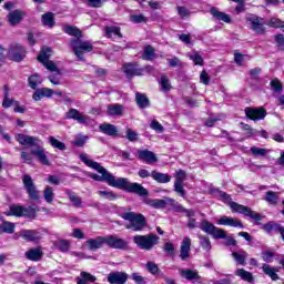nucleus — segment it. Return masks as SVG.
<instances>
[{
  "label": "nucleus",
  "mask_w": 284,
  "mask_h": 284,
  "mask_svg": "<svg viewBox=\"0 0 284 284\" xmlns=\"http://www.w3.org/2000/svg\"><path fill=\"white\" fill-rule=\"evenodd\" d=\"M80 160L82 163L87 164L91 170H95L97 173H91L89 176L93 181L104 182L110 185V187H116L118 190H123L124 192H129V194H136L138 196L148 197L150 196V192L143 185L136 182H130L126 178H115L110 173V171L105 170L99 162H94L88 158V154H80Z\"/></svg>",
  "instance_id": "1"
},
{
  "label": "nucleus",
  "mask_w": 284,
  "mask_h": 284,
  "mask_svg": "<svg viewBox=\"0 0 284 284\" xmlns=\"http://www.w3.org/2000/svg\"><path fill=\"white\" fill-rule=\"evenodd\" d=\"M16 140L20 145H28L31 149V154L38 159L42 165H50V160L48 159V155L45 154V150H43V142L41 139L37 136L26 135L23 133H19L16 135Z\"/></svg>",
  "instance_id": "2"
},
{
  "label": "nucleus",
  "mask_w": 284,
  "mask_h": 284,
  "mask_svg": "<svg viewBox=\"0 0 284 284\" xmlns=\"http://www.w3.org/2000/svg\"><path fill=\"white\" fill-rule=\"evenodd\" d=\"M121 219L129 221V224L125 226L126 230H133V232H143L148 225L145 216L141 213L125 212L121 213Z\"/></svg>",
  "instance_id": "3"
},
{
  "label": "nucleus",
  "mask_w": 284,
  "mask_h": 284,
  "mask_svg": "<svg viewBox=\"0 0 284 284\" xmlns=\"http://www.w3.org/2000/svg\"><path fill=\"white\" fill-rule=\"evenodd\" d=\"M159 236L156 234H146V235H135L133 236V243L139 247V250H144L150 252L154 250L155 245H159Z\"/></svg>",
  "instance_id": "4"
},
{
  "label": "nucleus",
  "mask_w": 284,
  "mask_h": 284,
  "mask_svg": "<svg viewBox=\"0 0 284 284\" xmlns=\"http://www.w3.org/2000/svg\"><path fill=\"white\" fill-rule=\"evenodd\" d=\"M71 48L75 57L79 59V61H85L83 52H92V50H94V47L91 42L83 41L81 40V38L71 39Z\"/></svg>",
  "instance_id": "5"
},
{
  "label": "nucleus",
  "mask_w": 284,
  "mask_h": 284,
  "mask_svg": "<svg viewBox=\"0 0 284 284\" xmlns=\"http://www.w3.org/2000/svg\"><path fill=\"white\" fill-rule=\"evenodd\" d=\"M230 207L232 212H237V214H244V216H248V219H253V221H263V216L261 214H258L256 211H252V209L243 204L230 202Z\"/></svg>",
  "instance_id": "6"
},
{
  "label": "nucleus",
  "mask_w": 284,
  "mask_h": 284,
  "mask_svg": "<svg viewBox=\"0 0 284 284\" xmlns=\"http://www.w3.org/2000/svg\"><path fill=\"white\" fill-rule=\"evenodd\" d=\"M152 67H145L142 69L139 67L136 62H130L123 65V72L126 74L128 79H132V77H143V72H150Z\"/></svg>",
  "instance_id": "7"
},
{
  "label": "nucleus",
  "mask_w": 284,
  "mask_h": 284,
  "mask_svg": "<svg viewBox=\"0 0 284 284\" xmlns=\"http://www.w3.org/2000/svg\"><path fill=\"white\" fill-rule=\"evenodd\" d=\"M200 230H202V232H205V234H210V236L215 240L225 239V230L216 227L209 221H202Z\"/></svg>",
  "instance_id": "8"
},
{
  "label": "nucleus",
  "mask_w": 284,
  "mask_h": 284,
  "mask_svg": "<svg viewBox=\"0 0 284 284\" xmlns=\"http://www.w3.org/2000/svg\"><path fill=\"white\" fill-rule=\"evenodd\" d=\"M22 183L27 194L29 195V199H31L32 201H39V199H41V196L39 195V190H37V185L34 184L32 176H30L29 174L23 175Z\"/></svg>",
  "instance_id": "9"
},
{
  "label": "nucleus",
  "mask_w": 284,
  "mask_h": 284,
  "mask_svg": "<svg viewBox=\"0 0 284 284\" xmlns=\"http://www.w3.org/2000/svg\"><path fill=\"white\" fill-rule=\"evenodd\" d=\"M246 21L250 23L251 30H253L255 34H265L266 22L263 18L254 14H247Z\"/></svg>",
  "instance_id": "10"
},
{
  "label": "nucleus",
  "mask_w": 284,
  "mask_h": 284,
  "mask_svg": "<svg viewBox=\"0 0 284 284\" xmlns=\"http://www.w3.org/2000/svg\"><path fill=\"white\" fill-rule=\"evenodd\" d=\"M65 119H72L81 125H92V123H94V120L90 118V115H85L77 109H69L65 113Z\"/></svg>",
  "instance_id": "11"
},
{
  "label": "nucleus",
  "mask_w": 284,
  "mask_h": 284,
  "mask_svg": "<svg viewBox=\"0 0 284 284\" xmlns=\"http://www.w3.org/2000/svg\"><path fill=\"white\" fill-rule=\"evenodd\" d=\"M106 245L111 250H129L130 243L116 235H106Z\"/></svg>",
  "instance_id": "12"
},
{
  "label": "nucleus",
  "mask_w": 284,
  "mask_h": 284,
  "mask_svg": "<svg viewBox=\"0 0 284 284\" xmlns=\"http://www.w3.org/2000/svg\"><path fill=\"white\" fill-rule=\"evenodd\" d=\"M146 205L150 207H154L155 210H163L170 205L174 210V205L176 204V200L171 197H164L163 200L160 199H149L145 201Z\"/></svg>",
  "instance_id": "13"
},
{
  "label": "nucleus",
  "mask_w": 284,
  "mask_h": 284,
  "mask_svg": "<svg viewBox=\"0 0 284 284\" xmlns=\"http://www.w3.org/2000/svg\"><path fill=\"white\" fill-rule=\"evenodd\" d=\"M244 112L246 118L251 121H262V119L267 116V111L263 108H246Z\"/></svg>",
  "instance_id": "14"
},
{
  "label": "nucleus",
  "mask_w": 284,
  "mask_h": 284,
  "mask_svg": "<svg viewBox=\"0 0 284 284\" xmlns=\"http://www.w3.org/2000/svg\"><path fill=\"white\" fill-rule=\"evenodd\" d=\"M9 59L11 61H23L26 59V49L21 44H16L9 50Z\"/></svg>",
  "instance_id": "15"
},
{
  "label": "nucleus",
  "mask_w": 284,
  "mask_h": 284,
  "mask_svg": "<svg viewBox=\"0 0 284 284\" xmlns=\"http://www.w3.org/2000/svg\"><path fill=\"white\" fill-rule=\"evenodd\" d=\"M20 237L28 243H39L41 241V233L37 230H22Z\"/></svg>",
  "instance_id": "16"
},
{
  "label": "nucleus",
  "mask_w": 284,
  "mask_h": 284,
  "mask_svg": "<svg viewBox=\"0 0 284 284\" xmlns=\"http://www.w3.org/2000/svg\"><path fill=\"white\" fill-rule=\"evenodd\" d=\"M85 245H88L91 252H97V250H101L103 245H108V236H98L95 239H89L85 242Z\"/></svg>",
  "instance_id": "17"
},
{
  "label": "nucleus",
  "mask_w": 284,
  "mask_h": 284,
  "mask_svg": "<svg viewBox=\"0 0 284 284\" xmlns=\"http://www.w3.org/2000/svg\"><path fill=\"white\" fill-rule=\"evenodd\" d=\"M106 280L110 284H125L128 283V273L119 271L111 272L109 273Z\"/></svg>",
  "instance_id": "18"
},
{
  "label": "nucleus",
  "mask_w": 284,
  "mask_h": 284,
  "mask_svg": "<svg viewBox=\"0 0 284 284\" xmlns=\"http://www.w3.org/2000/svg\"><path fill=\"white\" fill-rule=\"evenodd\" d=\"M191 247H192V240L190 237H184L180 246L181 261H187V258H190Z\"/></svg>",
  "instance_id": "19"
},
{
  "label": "nucleus",
  "mask_w": 284,
  "mask_h": 284,
  "mask_svg": "<svg viewBox=\"0 0 284 284\" xmlns=\"http://www.w3.org/2000/svg\"><path fill=\"white\" fill-rule=\"evenodd\" d=\"M138 159L140 161H144V163H156L159 159L156 158V154L150 150H138Z\"/></svg>",
  "instance_id": "20"
},
{
  "label": "nucleus",
  "mask_w": 284,
  "mask_h": 284,
  "mask_svg": "<svg viewBox=\"0 0 284 284\" xmlns=\"http://www.w3.org/2000/svg\"><path fill=\"white\" fill-rule=\"evenodd\" d=\"M23 17H26V11L14 10L8 14V21L10 26H19L23 21Z\"/></svg>",
  "instance_id": "21"
},
{
  "label": "nucleus",
  "mask_w": 284,
  "mask_h": 284,
  "mask_svg": "<svg viewBox=\"0 0 284 284\" xmlns=\"http://www.w3.org/2000/svg\"><path fill=\"white\" fill-rule=\"evenodd\" d=\"M217 225H229L230 227H240L241 230H243V222L225 215L220 217V220L217 221Z\"/></svg>",
  "instance_id": "22"
},
{
  "label": "nucleus",
  "mask_w": 284,
  "mask_h": 284,
  "mask_svg": "<svg viewBox=\"0 0 284 284\" xmlns=\"http://www.w3.org/2000/svg\"><path fill=\"white\" fill-rule=\"evenodd\" d=\"M179 274L185 281H201L199 272L190 268H179Z\"/></svg>",
  "instance_id": "23"
},
{
  "label": "nucleus",
  "mask_w": 284,
  "mask_h": 284,
  "mask_svg": "<svg viewBox=\"0 0 284 284\" xmlns=\"http://www.w3.org/2000/svg\"><path fill=\"white\" fill-rule=\"evenodd\" d=\"M52 94H54V91L50 88H41V89H37L36 92L32 95L33 101H41V99H43V97H45L47 99H50L52 97Z\"/></svg>",
  "instance_id": "24"
},
{
  "label": "nucleus",
  "mask_w": 284,
  "mask_h": 284,
  "mask_svg": "<svg viewBox=\"0 0 284 284\" xmlns=\"http://www.w3.org/2000/svg\"><path fill=\"white\" fill-rule=\"evenodd\" d=\"M65 194L69 201L72 203L73 207H77V209L83 207V200L81 199V196H79L77 193H74L70 189L65 190Z\"/></svg>",
  "instance_id": "25"
},
{
  "label": "nucleus",
  "mask_w": 284,
  "mask_h": 284,
  "mask_svg": "<svg viewBox=\"0 0 284 284\" xmlns=\"http://www.w3.org/2000/svg\"><path fill=\"white\" fill-rule=\"evenodd\" d=\"M100 132L102 134H106V136H116L119 134V129L114 124L102 123L99 126Z\"/></svg>",
  "instance_id": "26"
},
{
  "label": "nucleus",
  "mask_w": 284,
  "mask_h": 284,
  "mask_svg": "<svg viewBox=\"0 0 284 284\" xmlns=\"http://www.w3.org/2000/svg\"><path fill=\"white\" fill-rule=\"evenodd\" d=\"M95 281H97V276L85 271H82L80 275L75 277L77 284H90V283H95Z\"/></svg>",
  "instance_id": "27"
},
{
  "label": "nucleus",
  "mask_w": 284,
  "mask_h": 284,
  "mask_svg": "<svg viewBox=\"0 0 284 284\" xmlns=\"http://www.w3.org/2000/svg\"><path fill=\"white\" fill-rule=\"evenodd\" d=\"M211 14L216 21H223L224 23H232V18L225 12L219 11L216 8H211Z\"/></svg>",
  "instance_id": "28"
},
{
  "label": "nucleus",
  "mask_w": 284,
  "mask_h": 284,
  "mask_svg": "<svg viewBox=\"0 0 284 284\" xmlns=\"http://www.w3.org/2000/svg\"><path fill=\"white\" fill-rule=\"evenodd\" d=\"M231 255L237 265H247V263L245 262V261H247V257L250 256V254H247V252L240 250L237 252H232Z\"/></svg>",
  "instance_id": "29"
},
{
  "label": "nucleus",
  "mask_w": 284,
  "mask_h": 284,
  "mask_svg": "<svg viewBox=\"0 0 284 284\" xmlns=\"http://www.w3.org/2000/svg\"><path fill=\"white\" fill-rule=\"evenodd\" d=\"M234 274L242 281H245V283H254V275L250 271L237 268Z\"/></svg>",
  "instance_id": "30"
},
{
  "label": "nucleus",
  "mask_w": 284,
  "mask_h": 284,
  "mask_svg": "<svg viewBox=\"0 0 284 284\" xmlns=\"http://www.w3.org/2000/svg\"><path fill=\"white\" fill-rule=\"evenodd\" d=\"M24 256L28 261H39L43 256V251L39 247L30 248L24 253Z\"/></svg>",
  "instance_id": "31"
},
{
  "label": "nucleus",
  "mask_w": 284,
  "mask_h": 284,
  "mask_svg": "<svg viewBox=\"0 0 284 284\" xmlns=\"http://www.w3.org/2000/svg\"><path fill=\"white\" fill-rule=\"evenodd\" d=\"M53 245H54L55 250H59V252L68 253V252H70V247H71L72 243L70 242V240L60 239V240H57L53 243Z\"/></svg>",
  "instance_id": "32"
},
{
  "label": "nucleus",
  "mask_w": 284,
  "mask_h": 284,
  "mask_svg": "<svg viewBox=\"0 0 284 284\" xmlns=\"http://www.w3.org/2000/svg\"><path fill=\"white\" fill-rule=\"evenodd\" d=\"M151 176L153 181H156V183H170V181H172V176H170V174L158 171H152Z\"/></svg>",
  "instance_id": "33"
},
{
  "label": "nucleus",
  "mask_w": 284,
  "mask_h": 284,
  "mask_svg": "<svg viewBox=\"0 0 284 284\" xmlns=\"http://www.w3.org/2000/svg\"><path fill=\"white\" fill-rule=\"evenodd\" d=\"M283 225L276 223V222H267L262 226V230L266 232V234H274V232L280 233L282 230Z\"/></svg>",
  "instance_id": "34"
},
{
  "label": "nucleus",
  "mask_w": 284,
  "mask_h": 284,
  "mask_svg": "<svg viewBox=\"0 0 284 284\" xmlns=\"http://www.w3.org/2000/svg\"><path fill=\"white\" fill-rule=\"evenodd\" d=\"M135 101L141 109L150 108V99H148L146 94L136 92L135 93Z\"/></svg>",
  "instance_id": "35"
},
{
  "label": "nucleus",
  "mask_w": 284,
  "mask_h": 284,
  "mask_svg": "<svg viewBox=\"0 0 284 284\" xmlns=\"http://www.w3.org/2000/svg\"><path fill=\"white\" fill-rule=\"evenodd\" d=\"M106 114L109 116H121V114H123V105L110 104L106 109Z\"/></svg>",
  "instance_id": "36"
},
{
  "label": "nucleus",
  "mask_w": 284,
  "mask_h": 284,
  "mask_svg": "<svg viewBox=\"0 0 284 284\" xmlns=\"http://www.w3.org/2000/svg\"><path fill=\"white\" fill-rule=\"evenodd\" d=\"M28 83H29V88H31V90H37V88H39V85H41L43 83V79L39 74L36 73V74L29 77Z\"/></svg>",
  "instance_id": "37"
},
{
  "label": "nucleus",
  "mask_w": 284,
  "mask_h": 284,
  "mask_svg": "<svg viewBox=\"0 0 284 284\" xmlns=\"http://www.w3.org/2000/svg\"><path fill=\"white\" fill-rule=\"evenodd\" d=\"M105 37L109 39H112V37H119V39H123L121 28L119 27H105Z\"/></svg>",
  "instance_id": "38"
},
{
  "label": "nucleus",
  "mask_w": 284,
  "mask_h": 284,
  "mask_svg": "<svg viewBox=\"0 0 284 284\" xmlns=\"http://www.w3.org/2000/svg\"><path fill=\"white\" fill-rule=\"evenodd\" d=\"M43 196L44 201L49 203V205H52L54 202V189L50 185H47L43 190Z\"/></svg>",
  "instance_id": "39"
},
{
  "label": "nucleus",
  "mask_w": 284,
  "mask_h": 284,
  "mask_svg": "<svg viewBox=\"0 0 284 284\" xmlns=\"http://www.w3.org/2000/svg\"><path fill=\"white\" fill-rule=\"evenodd\" d=\"M54 13L47 12L42 14V26H45L47 28H54Z\"/></svg>",
  "instance_id": "40"
},
{
  "label": "nucleus",
  "mask_w": 284,
  "mask_h": 284,
  "mask_svg": "<svg viewBox=\"0 0 284 284\" xmlns=\"http://www.w3.org/2000/svg\"><path fill=\"white\" fill-rule=\"evenodd\" d=\"M48 141L50 143V145L52 148H54L55 150H60L61 152L68 150V148L65 146V143L59 141L57 138L54 136H49Z\"/></svg>",
  "instance_id": "41"
},
{
  "label": "nucleus",
  "mask_w": 284,
  "mask_h": 284,
  "mask_svg": "<svg viewBox=\"0 0 284 284\" xmlns=\"http://www.w3.org/2000/svg\"><path fill=\"white\" fill-rule=\"evenodd\" d=\"M142 59L144 61H152L153 59H156V52L152 45H146L144 48V53L142 55Z\"/></svg>",
  "instance_id": "42"
},
{
  "label": "nucleus",
  "mask_w": 284,
  "mask_h": 284,
  "mask_svg": "<svg viewBox=\"0 0 284 284\" xmlns=\"http://www.w3.org/2000/svg\"><path fill=\"white\" fill-rule=\"evenodd\" d=\"M199 241L201 247L205 252H210L212 250V242L210 241V237L207 235H199Z\"/></svg>",
  "instance_id": "43"
},
{
  "label": "nucleus",
  "mask_w": 284,
  "mask_h": 284,
  "mask_svg": "<svg viewBox=\"0 0 284 284\" xmlns=\"http://www.w3.org/2000/svg\"><path fill=\"white\" fill-rule=\"evenodd\" d=\"M266 203H270V205H277L278 204V193L274 191H267L265 199Z\"/></svg>",
  "instance_id": "44"
},
{
  "label": "nucleus",
  "mask_w": 284,
  "mask_h": 284,
  "mask_svg": "<svg viewBox=\"0 0 284 284\" xmlns=\"http://www.w3.org/2000/svg\"><path fill=\"white\" fill-rule=\"evenodd\" d=\"M173 210L176 212L184 213L189 219H192V216H195V214H196L194 212V210H187V209L183 207V205H181L179 202H175Z\"/></svg>",
  "instance_id": "45"
},
{
  "label": "nucleus",
  "mask_w": 284,
  "mask_h": 284,
  "mask_svg": "<svg viewBox=\"0 0 284 284\" xmlns=\"http://www.w3.org/2000/svg\"><path fill=\"white\" fill-rule=\"evenodd\" d=\"M51 53H52V49L43 48L40 54L38 55V61H40V63H45L47 61H50L49 59Z\"/></svg>",
  "instance_id": "46"
},
{
  "label": "nucleus",
  "mask_w": 284,
  "mask_h": 284,
  "mask_svg": "<svg viewBox=\"0 0 284 284\" xmlns=\"http://www.w3.org/2000/svg\"><path fill=\"white\" fill-rule=\"evenodd\" d=\"M37 212H39V209L37 205H31L29 207L23 209L22 216H27L28 219H34L37 216Z\"/></svg>",
  "instance_id": "47"
},
{
  "label": "nucleus",
  "mask_w": 284,
  "mask_h": 284,
  "mask_svg": "<svg viewBox=\"0 0 284 284\" xmlns=\"http://www.w3.org/2000/svg\"><path fill=\"white\" fill-rule=\"evenodd\" d=\"M64 32H65L67 34H70V37H75L77 39H81V37H83V36L81 34V30H79V28L72 27V26H67V27L64 28Z\"/></svg>",
  "instance_id": "48"
},
{
  "label": "nucleus",
  "mask_w": 284,
  "mask_h": 284,
  "mask_svg": "<svg viewBox=\"0 0 284 284\" xmlns=\"http://www.w3.org/2000/svg\"><path fill=\"white\" fill-rule=\"evenodd\" d=\"M125 139H128V141H130L131 143H136V141H139V132H136L130 128H126Z\"/></svg>",
  "instance_id": "49"
},
{
  "label": "nucleus",
  "mask_w": 284,
  "mask_h": 284,
  "mask_svg": "<svg viewBox=\"0 0 284 284\" xmlns=\"http://www.w3.org/2000/svg\"><path fill=\"white\" fill-rule=\"evenodd\" d=\"M159 83L163 92H170L172 90V84H170V79L168 78V75H162Z\"/></svg>",
  "instance_id": "50"
},
{
  "label": "nucleus",
  "mask_w": 284,
  "mask_h": 284,
  "mask_svg": "<svg viewBox=\"0 0 284 284\" xmlns=\"http://www.w3.org/2000/svg\"><path fill=\"white\" fill-rule=\"evenodd\" d=\"M98 194L108 201H116L119 195L112 191H99Z\"/></svg>",
  "instance_id": "51"
},
{
  "label": "nucleus",
  "mask_w": 284,
  "mask_h": 284,
  "mask_svg": "<svg viewBox=\"0 0 284 284\" xmlns=\"http://www.w3.org/2000/svg\"><path fill=\"white\" fill-rule=\"evenodd\" d=\"M266 26H268V28H282V31L284 30V21L278 18H271L270 21L266 22Z\"/></svg>",
  "instance_id": "52"
},
{
  "label": "nucleus",
  "mask_w": 284,
  "mask_h": 284,
  "mask_svg": "<svg viewBox=\"0 0 284 284\" xmlns=\"http://www.w3.org/2000/svg\"><path fill=\"white\" fill-rule=\"evenodd\" d=\"M1 225L4 234H14V227H16L14 223L3 221Z\"/></svg>",
  "instance_id": "53"
},
{
  "label": "nucleus",
  "mask_w": 284,
  "mask_h": 284,
  "mask_svg": "<svg viewBox=\"0 0 284 284\" xmlns=\"http://www.w3.org/2000/svg\"><path fill=\"white\" fill-rule=\"evenodd\" d=\"M23 209L21 205H11L9 212L11 216H23Z\"/></svg>",
  "instance_id": "54"
},
{
  "label": "nucleus",
  "mask_w": 284,
  "mask_h": 284,
  "mask_svg": "<svg viewBox=\"0 0 284 284\" xmlns=\"http://www.w3.org/2000/svg\"><path fill=\"white\" fill-rule=\"evenodd\" d=\"M189 59L193 61L194 65H203V57L199 54V52H193L191 54H187Z\"/></svg>",
  "instance_id": "55"
},
{
  "label": "nucleus",
  "mask_w": 284,
  "mask_h": 284,
  "mask_svg": "<svg viewBox=\"0 0 284 284\" xmlns=\"http://www.w3.org/2000/svg\"><path fill=\"white\" fill-rule=\"evenodd\" d=\"M87 142H88V135L78 134L75 136V140L73 141V145H77V148H83Z\"/></svg>",
  "instance_id": "56"
},
{
  "label": "nucleus",
  "mask_w": 284,
  "mask_h": 284,
  "mask_svg": "<svg viewBox=\"0 0 284 284\" xmlns=\"http://www.w3.org/2000/svg\"><path fill=\"white\" fill-rule=\"evenodd\" d=\"M163 250L171 257L176 255V251L174 250V244H172V242L164 243Z\"/></svg>",
  "instance_id": "57"
},
{
  "label": "nucleus",
  "mask_w": 284,
  "mask_h": 284,
  "mask_svg": "<svg viewBox=\"0 0 284 284\" xmlns=\"http://www.w3.org/2000/svg\"><path fill=\"white\" fill-rule=\"evenodd\" d=\"M151 130H154L155 132H158L159 134H163V132L165 131V129L161 125V123H159V121L153 120L150 124Z\"/></svg>",
  "instance_id": "58"
},
{
  "label": "nucleus",
  "mask_w": 284,
  "mask_h": 284,
  "mask_svg": "<svg viewBox=\"0 0 284 284\" xmlns=\"http://www.w3.org/2000/svg\"><path fill=\"white\" fill-rule=\"evenodd\" d=\"M251 153L253 154V156H265V154H267V150L257 146H252Z\"/></svg>",
  "instance_id": "59"
},
{
  "label": "nucleus",
  "mask_w": 284,
  "mask_h": 284,
  "mask_svg": "<svg viewBox=\"0 0 284 284\" xmlns=\"http://www.w3.org/2000/svg\"><path fill=\"white\" fill-rule=\"evenodd\" d=\"M146 270L150 272V274H159V265L154 262H148Z\"/></svg>",
  "instance_id": "60"
},
{
  "label": "nucleus",
  "mask_w": 284,
  "mask_h": 284,
  "mask_svg": "<svg viewBox=\"0 0 284 284\" xmlns=\"http://www.w3.org/2000/svg\"><path fill=\"white\" fill-rule=\"evenodd\" d=\"M274 39H275V43H276L278 50L283 51L284 50V34L283 33L276 34L274 37Z\"/></svg>",
  "instance_id": "61"
},
{
  "label": "nucleus",
  "mask_w": 284,
  "mask_h": 284,
  "mask_svg": "<svg viewBox=\"0 0 284 284\" xmlns=\"http://www.w3.org/2000/svg\"><path fill=\"white\" fill-rule=\"evenodd\" d=\"M130 19L132 23H145L148 21V18H145L143 14H133Z\"/></svg>",
  "instance_id": "62"
},
{
  "label": "nucleus",
  "mask_w": 284,
  "mask_h": 284,
  "mask_svg": "<svg viewBox=\"0 0 284 284\" xmlns=\"http://www.w3.org/2000/svg\"><path fill=\"white\" fill-rule=\"evenodd\" d=\"M131 278L136 284H148V282L145 281V277L141 276V274L139 273L131 274Z\"/></svg>",
  "instance_id": "63"
},
{
  "label": "nucleus",
  "mask_w": 284,
  "mask_h": 284,
  "mask_svg": "<svg viewBox=\"0 0 284 284\" xmlns=\"http://www.w3.org/2000/svg\"><path fill=\"white\" fill-rule=\"evenodd\" d=\"M186 174H185V171L183 170H179L176 172V176H175V182L174 183H184L185 182V179H186Z\"/></svg>",
  "instance_id": "64"
}]
</instances>
